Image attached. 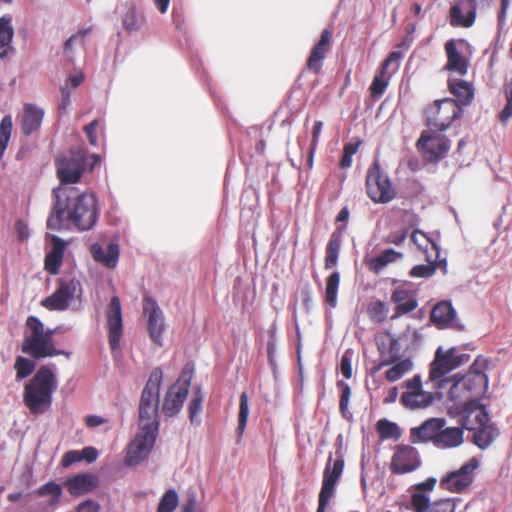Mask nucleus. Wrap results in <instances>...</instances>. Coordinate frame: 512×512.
<instances>
[{
	"label": "nucleus",
	"mask_w": 512,
	"mask_h": 512,
	"mask_svg": "<svg viewBox=\"0 0 512 512\" xmlns=\"http://www.w3.org/2000/svg\"><path fill=\"white\" fill-rule=\"evenodd\" d=\"M163 373L155 368L142 391L139 403V433L128 448L125 463L134 466L144 460L154 446L159 429L158 410Z\"/></svg>",
	"instance_id": "1"
},
{
	"label": "nucleus",
	"mask_w": 512,
	"mask_h": 512,
	"mask_svg": "<svg viewBox=\"0 0 512 512\" xmlns=\"http://www.w3.org/2000/svg\"><path fill=\"white\" fill-rule=\"evenodd\" d=\"M53 194L55 203L47 219L48 229L60 230L71 222L78 230L85 231L96 224L99 211L94 194H78L73 187H57Z\"/></svg>",
	"instance_id": "2"
},
{
	"label": "nucleus",
	"mask_w": 512,
	"mask_h": 512,
	"mask_svg": "<svg viewBox=\"0 0 512 512\" xmlns=\"http://www.w3.org/2000/svg\"><path fill=\"white\" fill-rule=\"evenodd\" d=\"M57 388V378L52 367L45 365L38 369L24 387L23 400L32 414L46 412L52 404V395Z\"/></svg>",
	"instance_id": "3"
},
{
	"label": "nucleus",
	"mask_w": 512,
	"mask_h": 512,
	"mask_svg": "<svg viewBox=\"0 0 512 512\" xmlns=\"http://www.w3.org/2000/svg\"><path fill=\"white\" fill-rule=\"evenodd\" d=\"M469 360V354L460 353L455 347L447 350L439 347L435 352L434 360L430 364L429 378L426 384H431L432 388L438 391L445 389L454 379V377H448V374Z\"/></svg>",
	"instance_id": "4"
},
{
	"label": "nucleus",
	"mask_w": 512,
	"mask_h": 512,
	"mask_svg": "<svg viewBox=\"0 0 512 512\" xmlns=\"http://www.w3.org/2000/svg\"><path fill=\"white\" fill-rule=\"evenodd\" d=\"M26 326L29 332L25 335L22 352L36 359L52 357L63 353L57 351L54 347L53 330H45L39 318L29 316L26 320Z\"/></svg>",
	"instance_id": "5"
},
{
	"label": "nucleus",
	"mask_w": 512,
	"mask_h": 512,
	"mask_svg": "<svg viewBox=\"0 0 512 512\" xmlns=\"http://www.w3.org/2000/svg\"><path fill=\"white\" fill-rule=\"evenodd\" d=\"M83 302V286L76 278L59 279L56 290L41 301L50 311L80 310Z\"/></svg>",
	"instance_id": "6"
},
{
	"label": "nucleus",
	"mask_w": 512,
	"mask_h": 512,
	"mask_svg": "<svg viewBox=\"0 0 512 512\" xmlns=\"http://www.w3.org/2000/svg\"><path fill=\"white\" fill-rule=\"evenodd\" d=\"M86 157L87 152L83 147H73L68 155L57 159V175L62 184L60 187H67L80 180L86 166Z\"/></svg>",
	"instance_id": "7"
},
{
	"label": "nucleus",
	"mask_w": 512,
	"mask_h": 512,
	"mask_svg": "<svg viewBox=\"0 0 512 512\" xmlns=\"http://www.w3.org/2000/svg\"><path fill=\"white\" fill-rule=\"evenodd\" d=\"M193 372V365L186 364L178 381L168 389L162 404V410L166 416L173 417L182 409L189 392Z\"/></svg>",
	"instance_id": "8"
},
{
	"label": "nucleus",
	"mask_w": 512,
	"mask_h": 512,
	"mask_svg": "<svg viewBox=\"0 0 512 512\" xmlns=\"http://www.w3.org/2000/svg\"><path fill=\"white\" fill-rule=\"evenodd\" d=\"M462 115V108L454 99L445 98L436 101L427 111L429 129L437 131L447 130L452 122Z\"/></svg>",
	"instance_id": "9"
},
{
	"label": "nucleus",
	"mask_w": 512,
	"mask_h": 512,
	"mask_svg": "<svg viewBox=\"0 0 512 512\" xmlns=\"http://www.w3.org/2000/svg\"><path fill=\"white\" fill-rule=\"evenodd\" d=\"M405 392L400 397L401 404L410 410L425 409L432 405L435 400L432 392L423 389L422 377L415 374L411 379L402 383Z\"/></svg>",
	"instance_id": "10"
},
{
	"label": "nucleus",
	"mask_w": 512,
	"mask_h": 512,
	"mask_svg": "<svg viewBox=\"0 0 512 512\" xmlns=\"http://www.w3.org/2000/svg\"><path fill=\"white\" fill-rule=\"evenodd\" d=\"M366 188L368 196L377 203H388L395 197V190L388 176L381 172L378 161L367 172Z\"/></svg>",
	"instance_id": "11"
},
{
	"label": "nucleus",
	"mask_w": 512,
	"mask_h": 512,
	"mask_svg": "<svg viewBox=\"0 0 512 512\" xmlns=\"http://www.w3.org/2000/svg\"><path fill=\"white\" fill-rule=\"evenodd\" d=\"M485 360L477 359L471 366L469 372L462 377L454 381L453 394L456 396V392L459 389H466V394L469 395L470 399H478L488 388V376L483 371Z\"/></svg>",
	"instance_id": "12"
},
{
	"label": "nucleus",
	"mask_w": 512,
	"mask_h": 512,
	"mask_svg": "<svg viewBox=\"0 0 512 512\" xmlns=\"http://www.w3.org/2000/svg\"><path fill=\"white\" fill-rule=\"evenodd\" d=\"M344 469V460L338 458L332 462L330 455L323 472V482L319 493L317 512H325L330 499L334 496L335 486L340 479Z\"/></svg>",
	"instance_id": "13"
},
{
	"label": "nucleus",
	"mask_w": 512,
	"mask_h": 512,
	"mask_svg": "<svg viewBox=\"0 0 512 512\" xmlns=\"http://www.w3.org/2000/svg\"><path fill=\"white\" fill-rule=\"evenodd\" d=\"M440 132L434 129L423 131L417 141L418 149L428 161H439L450 149V140Z\"/></svg>",
	"instance_id": "14"
},
{
	"label": "nucleus",
	"mask_w": 512,
	"mask_h": 512,
	"mask_svg": "<svg viewBox=\"0 0 512 512\" xmlns=\"http://www.w3.org/2000/svg\"><path fill=\"white\" fill-rule=\"evenodd\" d=\"M450 413L461 416L462 428L473 431L489 422V415L479 399L470 400L463 405L450 408Z\"/></svg>",
	"instance_id": "15"
},
{
	"label": "nucleus",
	"mask_w": 512,
	"mask_h": 512,
	"mask_svg": "<svg viewBox=\"0 0 512 512\" xmlns=\"http://www.w3.org/2000/svg\"><path fill=\"white\" fill-rule=\"evenodd\" d=\"M488 0H459L450 9L452 26L471 27L476 19V12L483 8Z\"/></svg>",
	"instance_id": "16"
},
{
	"label": "nucleus",
	"mask_w": 512,
	"mask_h": 512,
	"mask_svg": "<svg viewBox=\"0 0 512 512\" xmlns=\"http://www.w3.org/2000/svg\"><path fill=\"white\" fill-rule=\"evenodd\" d=\"M478 466V460L476 458H471L457 471L451 472L442 478L440 485L451 492L460 493L472 483L473 472L478 468Z\"/></svg>",
	"instance_id": "17"
},
{
	"label": "nucleus",
	"mask_w": 512,
	"mask_h": 512,
	"mask_svg": "<svg viewBox=\"0 0 512 512\" xmlns=\"http://www.w3.org/2000/svg\"><path fill=\"white\" fill-rule=\"evenodd\" d=\"M109 345L112 350H117L123 333L122 307L120 299L113 296L106 310Z\"/></svg>",
	"instance_id": "18"
},
{
	"label": "nucleus",
	"mask_w": 512,
	"mask_h": 512,
	"mask_svg": "<svg viewBox=\"0 0 512 512\" xmlns=\"http://www.w3.org/2000/svg\"><path fill=\"white\" fill-rule=\"evenodd\" d=\"M421 464L416 448L409 445H399L392 457L390 469L395 474H405L415 471Z\"/></svg>",
	"instance_id": "19"
},
{
	"label": "nucleus",
	"mask_w": 512,
	"mask_h": 512,
	"mask_svg": "<svg viewBox=\"0 0 512 512\" xmlns=\"http://www.w3.org/2000/svg\"><path fill=\"white\" fill-rule=\"evenodd\" d=\"M143 310L147 316V328L150 339L153 343L162 346L163 344V332L165 331V322L163 313L158 304L150 299L145 298Z\"/></svg>",
	"instance_id": "20"
},
{
	"label": "nucleus",
	"mask_w": 512,
	"mask_h": 512,
	"mask_svg": "<svg viewBox=\"0 0 512 512\" xmlns=\"http://www.w3.org/2000/svg\"><path fill=\"white\" fill-rule=\"evenodd\" d=\"M391 301L396 304L392 318L408 314L418 307L417 292L408 282L397 285L391 295Z\"/></svg>",
	"instance_id": "21"
},
{
	"label": "nucleus",
	"mask_w": 512,
	"mask_h": 512,
	"mask_svg": "<svg viewBox=\"0 0 512 512\" xmlns=\"http://www.w3.org/2000/svg\"><path fill=\"white\" fill-rule=\"evenodd\" d=\"M403 55L399 51H393L389 54V56L383 61L380 66L379 72L374 76L373 81L370 86V94L371 97L378 99L380 98L384 92L386 91L391 75L388 74V67L392 64H395L394 71H396L399 67L400 60Z\"/></svg>",
	"instance_id": "22"
},
{
	"label": "nucleus",
	"mask_w": 512,
	"mask_h": 512,
	"mask_svg": "<svg viewBox=\"0 0 512 512\" xmlns=\"http://www.w3.org/2000/svg\"><path fill=\"white\" fill-rule=\"evenodd\" d=\"M400 338L395 337L390 332H384L376 337V344L381 359L378 369L395 363L400 358L402 349L399 342Z\"/></svg>",
	"instance_id": "23"
},
{
	"label": "nucleus",
	"mask_w": 512,
	"mask_h": 512,
	"mask_svg": "<svg viewBox=\"0 0 512 512\" xmlns=\"http://www.w3.org/2000/svg\"><path fill=\"white\" fill-rule=\"evenodd\" d=\"M411 505L415 512H455V501L451 498L430 501V496L412 493Z\"/></svg>",
	"instance_id": "24"
},
{
	"label": "nucleus",
	"mask_w": 512,
	"mask_h": 512,
	"mask_svg": "<svg viewBox=\"0 0 512 512\" xmlns=\"http://www.w3.org/2000/svg\"><path fill=\"white\" fill-rule=\"evenodd\" d=\"M431 320L438 328L462 329L456 317V312L449 301H442L434 306L431 312Z\"/></svg>",
	"instance_id": "25"
},
{
	"label": "nucleus",
	"mask_w": 512,
	"mask_h": 512,
	"mask_svg": "<svg viewBox=\"0 0 512 512\" xmlns=\"http://www.w3.org/2000/svg\"><path fill=\"white\" fill-rule=\"evenodd\" d=\"M445 424L446 421L443 418H430L419 427L411 429V439L414 443L432 442L435 444L439 431Z\"/></svg>",
	"instance_id": "26"
},
{
	"label": "nucleus",
	"mask_w": 512,
	"mask_h": 512,
	"mask_svg": "<svg viewBox=\"0 0 512 512\" xmlns=\"http://www.w3.org/2000/svg\"><path fill=\"white\" fill-rule=\"evenodd\" d=\"M445 51L447 55V63L444 69L459 76L466 75L469 67V61L458 51L456 41L454 39H450L445 43Z\"/></svg>",
	"instance_id": "27"
},
{
	"label": "nucleus",
	"mask_w": 512,
	"mask_h": 512,
	"mask_svg": "<svg viewBox=\"0 0 512 512\" xmlns=\"http://www.w3.org/2000/svg\"><path fill=\"white\" fill-rule=\"evenodd\" d=\"M332 32L329 29H324L321 33L319 41L313 47L311 54L307 61V67L318 73L322 67L323 61L331 46Z\"/></svg>",
	"instance_id": "28"
},
{
	"label": "nucleus",
	"mask_w": 512,
	"mask_h": 512,
	"mask_svg": "<svg viewBox=\"0 0 512 512\" xmlns=\"http://www.w3.org/2000/svg\"><path fill=\"white\" fill-rule=\"evenodd\" d=\"M90 253L96 262L112 269L117 266L120 250L117 243H109L106 248L94 243L90 247Z\"/></svg>",
	"instance_id": "29"
},
{
	"label": "nucleus",
	"mask_w": 512,
	"mask_h": 512,
	"mask_svg": "<svg viewBox=\"0 0 512 512\" xmlns=\"http://www.w3.org/2000/svg\"><path fill=\"white\" fill-rule=\"evenodd\" d=\"M44 110L35 104H25L21 117V130L25 135H31L40 129Z\"/></svg>",
	"instance_id": "30"
},
{
	"label": "nucleus",
	"mask_w": 512,
	"mask_h": 512,
	"mask_svg": "<svg viewBox=\"0 0 512 512\" xmlns=\"http://www.w3.org/2000/svg\"><path fill=\"white\" fill-rule=\"evenodd\" d=\"M52 247L45 256V269L51 275H56L62 265L67 243L56 235H51Z\"/></svg>",
	"instance_id": "31"
},
{
	"label": "nucleus",
	"mask_w": 512,
	"mask_h": 512,
	"mask_svg": "<svg viewBox=\"0 0 512 512\" xmlns=\"http://www.w3.org/2000/svg\"><path fill=\"white\" fill-rule=\"evenodd\" d=\"M98 477L90 473L78 474L66 481V486L71 495L79 496L91 492L98 486Z\"/></svg>",
	"instance_id": "32"
},
{
	"label": "nucleus",
	"mask_w": 512,
	"mask_h": 512,
	"mask_svg": "<svg viewBox=\"0 0 512 512\" xmlns=\"http://www.w3.org/2000/svg\"><path fill=\"white\" fill-rule=\"evenodd\" d=\"M36 494L39 497L47 498L44 502L39 503L43 507L44 512H53L60 502L62 496V488L54 481L47 482L40 486Z\"/></svg>",
	"instance_id": "33"
},
{
	"label": "nucleus",
	"mask_w": 512,
	"mask_h": 512,
	"mask_svg": "<svg viewBox=\"0 0 512 512\" xmlns=\"http://www.w3.org/2000/svg\"><path fill=\"white\" fill-rule=\"evenodd\" d=\"M450 92L456 97L455 102L461 106L469 105L474 98L473 86L464 80L452 79L448 81Z\"/></svg>",
	"instance_id": "34"
},
{
	"label": "nucleus",
	"mask_w": 512,
	"mask_h": 512,
	"mask_svg": "<svg viewBox=\"0 0 512 512\" xmlns=\"http://www.w3.org/2000/svg\"><path fill=\"white\" fill-rule=\"evenodd\" d=\"M463 429L459 427L441 428L435 446L442 449L455 448L460 446L463 441Z\"/></svg>",
	"instance_id": "35"
},
{
	"label": "nucleus",
	"mask_w": 512,
	"mask_h": 512,
	"mask_svg": "<svg viewBox=\"0 0 512 512\" xmlns=\"http://www.w3.org/2000/svg\"><path fill=\"white\" fill-rule=\"evenodd\" d=\"M431 249L434 252V254L427 253L426 260L428 263L414 266L409 272V275L411 277L429 278L435 273L437 267L435 263L439 259L440 249L436 243L431 244Z\"/></svg>",
	"instance_id": "36"
},
{
	"label": "nucleus",
	"mask_w": 512,
	"mask_h": 512,
	"mask_svg": "<svg viewBox=\"0 0 512 512\" xmlns=\"http://www.w3.org/2000/svg\"><path fill=\"white\" fill-rule=\"evenodd\" d=\"M473 431V443L481 450L487 449L499 436L498 428L490 422L479 426V428H476Z\"/></svg>",
	"instance_id": "37"
},
{
	"label": "nucleus",
	"mask_w": 512,
	"mask_h": 512,
	"mask_svg": "<svg viewBox=\"0 0 512 512\" xmlns=\"http://www.w3.org/2000/svg\"><path fill=\"white\" fill-rule=\"evenodd\" d=\"M13 36L12 16L4 15L0 18V59L5 58L13 50Z\"/></svg>",
	"instance_id": "38"
},
{
	"label": "nucleus",
	"mask_w": 512,
	"mask_h": 512,
	"mask_svg": "<svg viewBox=\"0 0 512 512\" xmlns=\"http://www.w3.org/2000/svg\"><path fill=\"white\" fill-rule=\"evenodd\" d=\"M402 257V253L395 251L394 249H387L379 254L377 257L371 258L368 261V267L371 271L378 274L388 264L395 262L397 259Z\"/></svg>",
	"instance_id": "39"
},
{
	"label": "nucleus",
	"mask_w": 512,
	"mask_h": 512,
	"mask_svg": "<svg viewBox=\"0 0 512 512\" xmlns=\"http://www.w3.org/2000/svg\"><path fill=\"white\" fill-rule=\"evenodd\" d=\"M342 235L340 232H333L330 236L325 258V268L331 269L337 265L341 249Z\"/></svg>",
	"instance_id": "40"
},
{
	"label": "nucleus",
	"mask_w": 512,
	"mask_h": 512,
	"mask_svg": "<svg viewBox=\"0 0 512 512\" xmlns=\"http://www.w3.org/2000/svg\"><path fill=\"white\" fill-rule=\"evenodd\" d=\"M340 283V274L334 271L329 275L326 281L325 289V301L331 307L334 308L337 305V293Z\"/></svg>",
	"instance_id": "41"
},
{
	"label": "nucleus",
	"mask_w": 512,
	"mask_h": 512,
	"mask_svg": "<svg viewBox=\"0 0 512 512\" xmlns=\"http://www.w3.org/2000/svg\"><path fill=\"white\" fill-rule=\"evenodd\" d=\"M412 369L413 362L409 358H406L395 363L390 369H388L385 373V377L389 382H395L401 379L406 373L410 372Z\"/></svg>",
	"instance_id": "42"
},
{
	"label": "nucleus",
	"mask_w": 512,
	"mask_h": 512,
	"mask_svg": "<svg viewBox=\"0 0 512 512\" xmlns=\"http://www.w3.org/2000/svg\"><path fill=\"white\" fill-rule=\"evenodd\" d=\"M203 402H204V394H203L201 388H197L193 393V396L191 398V401H190L189 407H188L189 418H190L191 423L200 424V419L198 416L202 411Z\"/></svg>",
	"instance_id": "43"
},
{
	"label": "nucleus",
	"mask_w": 512,
	"mask_h": 512,
	"mask_svg": "<svg viewBox=\"0 0 512 512\" xmlns=\"http://www.w3.org/2000/svg\"><path fill=\"white\" fill-rule=\"evenodd\" d=\"M88 32L89 29L78 31L66 40L64 53L69 60H72L75 48H82L84 46V38Z\"/></svg>",
	"instance_id": "44"
},
{
	"label": "nucleus",
	"mask_w": 512,
	"mask_h": 512,
	"mask_svg": "<svg viewBox=\"0 0 512 512\" xmlns=\"http://www.w3.org/2000/svg\"><path fill=\"white\" fill-rule=\"evenodd\" d=\"M377 430L382 439H398L401 436V430L398 425L386 419L377 422Z\"/></svg>",
	"instance_id": "45"
},
{
	"label": "nucleus",
	"mask_w": 512,
	"mask_h": 512,
	"mask_svg": "<svg viewBox=\"0 0 512 512\" xmlns=\"http://www.w3.org/2000/svg\"><path fill=\"white\" fill-rule=\"evenodd\" d=\"M249 416V399L248 395L244 392L240 396V405H239V416H238V426L236 429L237 436L240 438L246 428L247 421Z\"/></svg>",
	"instance_id": "46"
},
{
	"label": "nucleus",
	"mask_w": 512,
	"mask_h": 512,
	"mask_svg": "<svg viewBox=\"0 0 512 512\" xmlns=\"http://www.w3.org/2000/svg\"><path fill=\"white\" fill-rule=\"evenodd\" d=\"M13 122L11 115H6L0 122V159L2 158L11 137Z\"/></svg>",
	"instance_id": "47"
},
{
	"label": "nucleus",
	"mask_w": 512,
	"mask_h": 512,
	"mask_svg": "<svg viewBox=\"0 0 512 512\" xmlns=\"http://www.w3.org/2000/svg\"><path fill=\"white\" fill-rule=\"evenodd\" d=\"M35 367L36 364L34 361L22 356H18L14 364V369L16 370V378L18 380L27 378L32 374Z\"/></svg>",
	"instance_id": "48"
},
{
	"label": "nucleus",
	"mask_w": 512,
	"mask_h": 512,
	"mask_svg": "<svg viewBox=\"0 0 512 512\" xmlns=\"http://www.w3.org/2000/svg\"><path fill=\"white\" fill-rule=\"evenodd\" d=\"M143 21V16L134 8H130L123 17V26L128 31H138L142 27Z\"/></svg>",
	"instance_id": "49"
},
{
	"label": "nucleus",
	"mask_w": 512,
	"mask_h": 512,
	"mask_svg": "<svg viewBox=\"0 0 512 512\" xmlns=\"http://www.w3.org/2000/svg\"><path fill=\"white\" fill-rule=\"evenodd\" d=\"M178 502L179 499L177 492L170 489L161 497L158 505V512H173L176 509Z\"/></svg>",
	"instance_id": "50"
},
{
	"label": "nucleus",
	"mask_w": 512,
	"mask_h": 512,
	"mask_svg": "<svg viewBox=\"0 0 512 512\" xmlns=\"http://www.w3.org/2000/svg\"><path fill=\"white\" fill-rule=\"evenodd\" d=\"M388 306L383 301H375L370 304L368 313L375 322H383L388 316Z\"/></svg>",
	"instance_id": "51"
},
{
	"label": "nucleus",
	"mask_w": 512,
	"mask_h": 512,
	"mask_svg": "<svg viewBox=\"0 0 512 512\" xmlns=\"http://www.w3.org/2000/svg\"><path fill=\"white\" fill-rule=\"evenodd\" d=\"M506 104L499 114L502 122L508 121L512 117V77L505 87Z\"/></svg>",
	"instance_id": "52"
},
{
	"label": "nucleus",
	"mask_w": 512,
	"mask_h": 512,
	"mask_svg": "<svg viewBox=\"0 0 512 512\" xmlns=\"http://www.w3.org/2000/svg\"><path fill=\"white\" fill-rule=\"evenodd\" d=\"M353 351L348 349L344 352L340 362V371L341 374L346 378L350 379L352 377V359H353Z\"/></svg>",
	"instance_id": "53"
},
{
	"label": "nucleus",
	"mask_w": 512,
	"mask_h": 512,
	"mask_svg": "<svg viewBox=\"0 0 512 512\" xmlns=\"http://www.w3.org/2000/svg\"><path fill=\"white\" fill-rule=\"evenodd\" d=\"M411 238L413 242L425 252V255H427V253L434 254V252L431 249V244L433 242L430 241L424 233L420 231H415L412 233Z\"/></svg>",
	"instance_id": "54"
},
{
	"label": "nucleus",
	"mask_w": 512,
	"mask_h": 512,
	"mask_svg": "<svg viewBox=\"0 0 512 512\" xmlns=\"http://www.w3.org/2000/svg\"><path fill=\"white\" fill-rule=\"evenodd\" d=\"M454 379L452 380V382L450 383V388H449V399L451 401H454L456 403H459V405H463L464 403L470 401V397L468 394H466V389H459L457 390L456 392V396L453 394V390H454Z\"/></svg>",
	"instance_id": "55"
},
{
	"label": "nucleus",
	"mask_w": 512,
	"mask_h": 512,
	"mask_svg": "<svg viewBox=\"0 0 512 512\" xmlns=\"http://www.w3.org/2000/svg\"><path fill=\"white\" fill-rule=\"evenodd\" d=\"M437 480L436 478L430 477L425 482H422L415 486L412 493H420L424 496H429V493L433 490Z\"/></svg>",
	"instance_id": "56"
},
{
	"label": "nucleus",
	"mask_w": 512,
	"mask_h": 512,
	"mask_svg": "<svg viewBox=\"0 0 512 512\" xmlns=\"http://www.w3.org/2000/svg\"><path fill=\"white\" fill-rule=\"evenodd\" d=\"M80 461H81L80 451L70 450L63 455V457L61 459V465L63 467H69L70 465L80 462Z\"/></svg>",
	"instance_id": "57"
},
{
	"label": "nucleus",
	"mask_w": 512,
	"mask_h": 512,
	"mask_svg": "<svg viewBox=\"0 0 512 512\" xmlns=\"http://www.w3.org/2000/svg\"><path fill=\"white\" fill-rule=\"evenodd\" d=\"M337 386L341 388V396L339 405H347L349 406V401L351 397V388L348 383L343 380H339L337 382Z\"/></svg>",
	"instance_id": "58"
},
{
	"label": "nucleus",
	"mask_w": 512,
	"mask_h": 512,
	"mask_svg": "<svg viewBox=\"0 0 512 512\" xmlns=\"http://www.w3.org/2000/svg\"><path fill=\"white\" fill-rule=\"evenodd\" d=\"M98 123V120H93L84 128L88 141L92 146H97L96 129L98 127Z\"/></svg>",
	"instance_id": "59"
},
{
	"label": "nucleus",
	"mask_w": 512,
	"mask_h": 512,
	"mask_svg": "<svg viewBox=\"0 0 512 512\" xmlns=\"http://www.w3.org/2000/svg\"><path fill=\"white\" fill-rule=\"evenodd\" d=\"M182 512H199L197 509V498L195 492H188L186 501L182 507Z\"/></svg>",
	"instance_id": "60"
},
{
	"label": "nucleus",
	"mask_w": 512,
	"mask_h": 512,
	"mask_svg": "<svg viewBox=\"0 0 512 512\" xmlns=\"http://www.w3.org/2000/svg\"><path fill=\"white\" fill-rule=\"evenodd\" d=\"M322 128H323V122L320 120L315 121L313 129H312V141L310 144V146L312 148V152H315V150H316V147L318 145L319 138H320V135L322 132Z\"/></svg>",
	"instance_id": "61"
},
{
	"label": "nucleus",
	"mask_w": 512,
	"mask_h": 512,
	"mask_svg": "<svg viewBox=\"0 0 512 512\" xmlns=\"http://www.w3.org/2000/svg\"><path fill=\"white\" fill-rule=\"evenodd\" d=\"M98 451L94 447H85L80 451L81 461L85 460L88 463H93L98 458Z\"/></svg>",
	"instance_id": "62"
},
{
	"label": "nucleus",
	"mask_w": 512,
	"mask_h": 512,
	"mask_svg": "<svg viewBox=\"0 0 512 512\" xmlns=\"http://www.w3.org/2000/svg\"><path fill=\"white\" fill-rule=\"evenodd\" d=\"M70 89L67 86L61 87V100L59 103V110L65 111L71 104Z\"/></svg>",
	"instance_id": "63"
},
{
	"label": "nucleus",
	"mask_w": 512,
	"mask_h": 512,
	"mask_svg": "<svg viewBox=\"0 0 512 512\" xmlns=\"http://www.w3.org/2000/svg\"><path fill=\"white\" fill-rule=\"evenodd\" d=\"M77 512H98V505L93 501H85L78 505Z\"/></svg>",
	"instance_id": "64"
}]
</instances>
